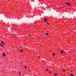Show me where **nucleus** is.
Returning a JSON list of instances; mask_svg holds the SVG:
<instances>
[{
  "label": "nucleus",
  "instance_id": "nucleus-11",
  "mask_svg": "<svg viewBox=\"0 0 76 76\" xmlns=\"http://www.w3.org/2000/svg\"><path fill=\"white\" fill-rule=\"evenodd\" d=\"M23 50H20V52H23Z\"/></svg>",
  "mask_w": 76,
  "mask_h": 76
},
{
  "label": "nucleus",
  "instance_id": "nucleus-21",
  "mask_svg": "<svg viewBox=\"0 0 76 76\" xmlns=\"http://www.w3.org/2000/svg\"><path fill=\"white\" fill-rule=\"evenodd\" d=\"M71 73H73V72H72V71H71Z\"/></svg>",
  "mask_w": 76,
  "mask_h": 76
},
{
  "label": "nucleus",
  "instance_id": "nucleus-10",
  "mask_svg": "<svg viewBox=\"0 0 76 76\" xmlns=\"http://www.w3.org/2000/svg\"><path fill=\"white\" fill-rule=\"evenodd\" d=\"M0 46L2 47H3V45L2 44H1Z\"/></svg>",
  "mask_w": 76,
  "mask_h": 76
},
{
  "label": "nucleus",
  "instance_id": "nucleus-2",
  "mask_svg": "<svg viewBox=\"0 0 76 76\" xmlns=\"http://www.w3.org/2000/svg\"><path fill=\"white\" fill-rule=\"evenodd\" d=\"M61 54H63V53L64 52V51L62 50L61 52Z\"/></svg>",
  "mask_w": 76,
  "mask_h": 76
},
{
  "label": "nucleus",
  "instance_id": "nucleus-18",
  "mask_svg": "<svg viewBox=\"0 0 76 76\" xmlns=\"http://www.w3.org/2000/svg\"><path fill=\"white\" fill-rule=\"evenodd\" d=\"M62 71H63V72H65L66 70H62Z\"/></svg>",
  "mask_w": 76,
  "mask_h": 76
},
{
  "label": "nucleus",
  "instance_id": "nucleus-7",
  "mask_svg": "<svg viewBox=\"0 0 76 76\" xmlns=\"http://www.w3.org/2000/svg\"><path fill=\"white\" fill-rule=\"evenodd\" d=\"M24 67H25V69H27V68L26 67V66H23Z\"/></svg>",
  "mask_w": 76,
  "mask_h": 76
},
{
  "label": "nucleus",
  "instance_id": "nucleus-20",
  "mask_svg": "<svg viewBox=\"0 0 76 76\" xmlns=\"http://www.w3.org/2000/svg\"><path fill=\"white\" fill-rule=\"evenodd\" d=\"M28 36H29L30 37H31V35L29 34V35H28Z\"/></svg>",
  "mask_w": 76,
  "mask_h": 76
},
{
  "label": "nucleus",
  "instance_id": "nucleus-12",
  "mask_svg": "<svg viewBox=\"0 0 76 76\" xmlns=\"http://www.w3.org/2000/svg\"><path fill=\"white\" fill-rule=\"evenodd\" d=\"M46 23L48 25H50V24H49V23H48V22H46Z\"/></svg>",
  "mask_w": 76,
  "mask_h": 76
},
{
  "label": "nucleus",
  "instance_id": "nucleus-19",
  "mask_svg": "<svg viewBox=\"0 0 76 76\" xmlns=\"http://www.w3.org/2000/svg\"><path fill=\"white\" fill-rule=\"evenodd\" d=\"M40 58V56H38V58Z\"/></svg>",
  "mask_w": 76,
  "mask_h": 76
},
{
  "label": "nucleus",
  "instance_id": "nucleus-8",
  "mask_svg": "<svg viewBox=\"0 0 76 76\" xmlns=\"http://www.w3.org/2000/svg\"><path fill=\"white\" fill-rule=\"evenodd\" d=\"M70 76H74V75L73 74H70Z\"/></svg>",
  "mask_w": 76,
  "mask_h": 76
},
{
  "label": "nucleus",
  "instance_id": "nucleus-14",
  "mask_svg": "<svg viewBox=\"0 0 76 76\" xmlns=\"http://www.w3.org/2000/svg\"><path fill=\"white\" fill-rule=\"evenodd\" d=\"M57 75V73H55L54 74L55 76H56V75Z\"/></svg>",
  "mask_w": 76,
  "mask_h": 76
},
{
  "label": "nucleus",
  "instance_id": "nucleus-25",
  "mask_svg": "<svg viewBox=\"0 0 76 76\" xmlns=\"http://www.w3.org/2000/svg\"><path fill=\"white\" fill-rule=\"evenodd\" d=\"M43 76H45V75H44Z\"/></svg>",
  "mask_w": 76,
  "mask_h": 76
},
{
  "label": "nucleus",
  "instance_id": "nucleus-13",
  "mask_svg": "<svg viewBox=\"0 0 76 76\" xmlns=\"http://www.w3.org/2000/svg\"><path fill=\"white\" fill-rule=\"evenodd\" d=\"M45 34H46V35H48V33H45Z\"/></svg>",
  "mask_w": 76,
  "mask_h": 76
},
{
  "label": "nucleus",
  "instance_id": "nucleus-24",
  "mask_svg": "<svg viewBox=\"0 0 76 76\" xmlns=\"http://www.w3.org/2000/svg\"><path fill=\"white\" fill-rule=\"evenodd\" d=\"M64 76H65V75H64Z\"/></svg>",
  "mask_w": 76,
  "mask_h": 76
},
{
  "label": "nucleus",
  "instance_id": "nucleus-17",
  "mask_svg": "<svg viewBox=\"0 0 76 76\" xmlns=\"http://www.w3.org/2000/svg\"><path fill=\"white\" fill-rule=\"evenodd\" d=\"M52 54H53V56H54V54H55L54 53H53Z\"/></svg>",
  "mask_w": 76,
  "mask_h": 76
},
{
  "label": "nucleus",
  "instance_id": "nucleus-1",
  "mask_svg": "<svg viewBox=\"0 0 76 76\" xmlns=\"http://www.w3.org/2000/svg\"><path fill=\"white\" fill-rule=\"evenodd\" d=\"M66 4L68 5V6H70V4L69 2H66Z\"/></svg>",
  "mask_w": 76,
  "mask_h": 76
},
{
  "label": "nucleus",
  "instance_id": "nucleus-6",
  "mask_svg": "<svg viewBox=\"0 0 76 76\" xmlns=\"http://www.w3.org/2000/svg\"><path fill=\"white\" fill-rule=\"evenodd\" d=\"M44 21H45V22H47V19H45L44 20Z\"/></svg>",
  "mask_w": 76,
  "mask_h": 76
},
{
  "label": "nucleus",
  "instance_id": "nucleus-26",
  "mask_svg": "<svg viewBox=\"0 0 76 76\" xmlns=\"http://www.w3.org/2000/svg\"><path fill=\"white\" fill-rule=\"evenodd\" d=\"M50 43H51V42H50Z\"/></svg>",
  "mask_w": 76,
  "mask_h": 76
},
{
  "label": "nucleus",
  "instance_id": "nucleus-5",
  "mask_svg": "<svg viewBox=\"0 0 76 76\" xmlns=\"http://www.w3.org/2000/svg\"><path fill=\"white\" fill-rule=\"evenodd\" d=\"M28 70L29 72H31V70H30L28 68Z\"/></svg>",
  "mask_w": 76,
  "mask_h": 76
},
{
  "label": "nucleus",
  "instance_id": "nucleus-9",
  "mask_svg": "<svg viewBox=\"0 0 76 76\" xmlns=\"http://www.w3.org/2000/svg\"><path fill=\"white\" fill-rule=\"evenodd\" d=\"M1 42H2V44H4V43L3 42V41H1Z\"/></svg>",
  "mask_w": 76,
  "mask_h": 76
},
{
  "label": "nucleus",
  "instance_id": "nucleus-23",
  "mask_svg": "<svg viewBox=\"0 0 76 76\" xmlns=\"http://www.w3.org/2000/svg\"><path fill=\"white\" fill-rule=\"evenodd\" d=\"M15 29H16V28H15Z\"/></svg>",
  "mask_w": 76,
  "mask_h": 76
},
{
  "label": "nucleus",
  "instance_id": "nucleus-16",
  "mask_svg": "<svg viewBox=\"0 0 76 76\" xmlns=\"http://www.w3.org/2000/svg\"><path fill=\"white\" fill-rule=\"evenodd\" d=\"M51 73V71H49V74H50V73Z\"/></svg>",
  "mask_w": 76,
  "mask_h": 76
},
{
  "label": "nucleus",
  "instance_id": "nucleus-22",
  "mask_svg": "<svg viewBox=\"0 0 76 76\" xmlns=\"http://www.w3.org/2000/svg\"><path fill=\"white\" fill-rule=\"evenodd\" d=\"M0 64L1 65V62H0Z\"/></svg>",
  "mask_w": 76,
  "mask_h": 76
},
{
  "label": "nucleus",
  "instance_id": "nucleus-4",
  "mask_svg": "<svg viewBox=\"0 0 76 76\" xmlns=\"http://www.w3.org/2000/svg\"><path fill=\"white\" fill-rule=\"evenodd\" d=\"M18 75L19 76H20V75H21V72H18Z\"/></svg>",
  "mask_w": 76,
  "mask_h": 76
},
{
  "label": "nucleus",
  "instance_id": "nucleus-27",
  "mask_svg": "<svg viewBox=\"0 0 76 76\" xmlns=\"http://www.w3.org/2000/svg\"><path fill=\"white\" fill-rule=\"evenodd\" d=\"M21 63H22V62H21Z\"/></svg>",
  "mask_w": 76,
  "mask_h": 76
},
{
  "label": "nucleus",
  "instance_id": "nucleus-3",
  "mask_svg": "<svg viewBox=\"0 0 76 76\" xmlns=\"http://www.w3.org/2000/svg\"><path fill=\"white\" fill-rule=\"evenodd\" d=\"M2 55L4 57H6V55H5V53H4L2 54Z\"/></svg>",
  "mask_w": 76,
  "mask_h": 76
},
{
  "label": "nucleus",
  "instance_id": "nucleus-15",
  "mask_svg": "<svg viewBox=\"0 0 76 76\" xmlns=\"http://www.w3.org/2000/svg\"><path fill=\"white\" fill-rule=\"evenodd\" d=\"M48 70H49V69H46V71H48Z\"/></svg>",
  "mask_w": 76,
  "mask_h": 76
}]
</instances>
